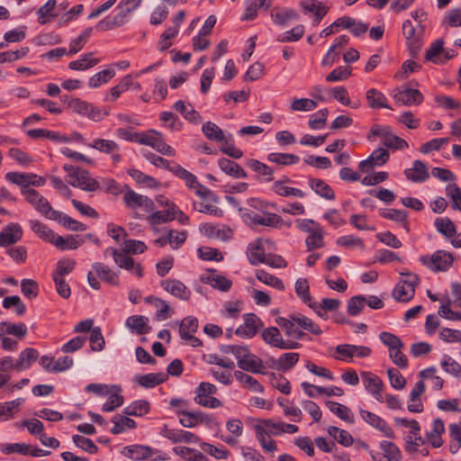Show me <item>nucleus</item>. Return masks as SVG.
I'll return each mask as SVG.
<instances>
[{
    "label": "nucleus",
    "mask_w": 461,
    "mask_h": 461,
    "mask_svg": "<svg viewBox=\"0 0 461 461\" xmlns=\"http://www.w3.org/2000/svg\"><path fill=\"white\" fill-rule=\"evenodd\" d=\"M393 98L397 103H401L405 105L420 104L423 101L422 94L413 88H405L398 90L394 95Z\"/></svg>",
    "instance_id": "24"
},
{
    "label": "nucleus",
    "mask_w": 461,
    "mask_h": 461,
    "mask_svg": "<svg viewBox=\"0 0 461 461\" xmlns=\"http://www.w3.org/2000/svg\"><path fill=\"white\" fill-rule=\"evenodd\" d=\"M77 238L78 236L75 237L72 235L64 238L62 236L56 234L54 240H52V244L62 250L76 249L84 243L83 239Z\"/></svg>",
    "instance_id": "36"
},
{
    "label": "nucleus",
    "mask_w": 461,
    "mask_h": 461,
    "mask_svg": "<svg viewBox=\"0 0 461 461\" xmlns=\"http://www.w3.org/2000/svg\"><path fill=\"white\" fill-rule=\"evenodd\" d=\"M425 384L423 381H418L410 393V402L407 409L411 412L420 413L423 411V404L420 400L421 394L425 391Z\"/></svg>",
    "instance_id": "25"
},
{
    "label": "nucleus",
    "mask_w": 461,
    "mask_h": 461,
    "mask_svg": "<svg viewBox=\"0 0 461 461\" xmlns=\"http://www.w3.org/2000/svg\"><path fill=\"white\" fill-rule=\"evenodd\" d=\"M121 388L117 385L112 386L107 401L103 404L102 411L110 412L123 404V396L120 393Z\"/></svg>",
    "instance_id": "40"
},
{
    "label": "nucleus",
    "mask_w": 461,
    "mask_h": 461,
    "mask_svg": "<svg viewBox=\"0 0 461 461\" xmlns=\"http://www.w3.org/2000/svg\"><path fill=\"white\" fill-rule=\"evenodd\" d=\"M23 237V230L18 223H9L0 232V247H8L19 241Z\"/></svg>",
    "instance_id": "22"
},
{
    "label": "nucleus",
    "mask_w": 461,
    "mask_h": 461,
    "mask_svg": "<svg viewBox=\"0 0 461 461\" xmlns=\"http://www.w3.org/2000/svg\"><path fill=\"white\" fill-rule=\"evenodd\" d=\"M53 221H58L59 224H61L63 227L69 230L83 231L86 230V224L77 220H74L73 218H71L70 216L62 212H58L56 213V216H54Z\"/></svg>",
    "instance_id": "38"
},
{
    "label": "nucleus",
    "mask_w": 461,
    "mask_h": 461,
    "mask_svg": "<svg viewBox=\"0 0 461 461\" xmlns=\"http://www.w3.org/2000/svg\"><path fill=\"white\" fill-rule=\"evenodd\" d=\"M254 430L256 436H264L272 438L280 436L284 433L281 421L276 422L272 420H261L255 426Z\"/></svg>",
    "instance_id": "20"
},
{
    "label": "nucleus",
    "mask_w": 461,
    "mask_h": 461,
    "mask_svg": "<svg viewBox=\"0 0 461 461\" xmlns=\"http://www.w3.org/2000/svg\"><path fill=\"white\" fill-rule=\"evenodd\" d=\"M271 5V0H246L245 1V14L242 20H254L258 15V10L261 7L267 9Z\"/></svg>",
    "instance_id": "41"
},
{
    "label": "nucleus",
    "mask_w": 461,
    "mask_h": 461,
    "mask_svg": "<svg viewBox=\"0 0 461 461\" xmlns=\"http://www.w3.org/2000/svg\"><path fill=\"white\" fill-rule=\"evenodd\" d=\"M299 354L294 352L282 354L275 362V369L283 372L288 371L298 362Z\"/></svg>",
    "instance_id": "47"
},
{
    "label": "nucleus",
    "mask_w": 461,
    "mask_h": 461,
    "mask_svg": "<svg viewBox=\"0 0 461 461\" xmlns=\"http://www.w3.org/2000/svg\"><path fill=\"white\" fill-rule=\"evenodd\" d=\"M294 289L297 296L300 297L304 303L312 309L317 308V303L312 300V297L310 294V286L307 279L299 278L295 282Z\"/></svg>",
    "instance_id": "34"
},
{
    "label": "nucleus",
    "mask_w": 461,
    "mask_h": 461,
    "mask_svg": "<svg viewBox=\"0 0 461 461\" xmlns=\"http://www.w3.org/2000/svg\"><path fill=\"white\" fill-rule=\"evenodd\" d=\"M402 276L393 291V296L397 301L408 302L414 296L419 277L413 273H402Z\"/></svg>",
    "instance_id": "2"
},
{
    "label": "nucleus",
    "mask_w": 461,
    "mask_h": 461,
    "mask_svg": "<svg viewBox=\"0 0 461 461\" xmlns=\"http://www.w3.org/2000/svg\"><path fill=\"white\" fill-rule=\"evenodd\" d=\"M158 451L152 449L149 447L142 446V445H133L123 447L122 454L131 458L134 461H141L144 459H152L156 460Z\"/></svg>",
    "instance_id": "16"
},
{
    "label": "nucleus",
    "mask_w": 461,
    "mask_h": 461,
    "mask_svg": "<svg viewBox=\"0 0 461 461\" xmlns=\"http://www.w3.org/2000/svg\"><path fill=\"white\" fill-rule=\"evenodd\" d=\"M218 166L225 174L235 178H246L248 176L245 170L238 163L228 158H220Z\"/></svg>",
    "instance_id": "30"
},
{
    "label": "nucleus",
    "mask_w": 461,
    "mask_h": 461,
    "mask_svg": "<svg viewBox=\"0 0 461 461\" xmlns=\"http://www.w3.org/2000/svg\"><path fill=\"white\" fill-rule=\"evenodd\" d=\"M440 366L446 373L455 377H461V366L450 356L443 355Z\"/></svg>",
    "instance_id": "60"
},
{
    "label": "nucleus",
    "mask_w": 461,
    "mask_h": 461,
    "mask_svg": "<svg viewBox=\"0 0 461 461\" xmlns=\"http://www.w3.org/2000/svg\"><path fill=\"white\" fill-rule=\"evenodd\" d=\"M267 160L280 166H290L297 164L300 158L291 153L272 152L268 154Z\"/></svg>",
    "instance_id": "46"
},
{
    "label": "nucleus",
    "mask_w": 461,
    "mask_h": 461,
    "mask_svg": "<svg viewBox=\"0 0 461 461\" xmlns=\"http://www.w3.org/2000/svg\"><path fill=\"white\" fill-rule=\"evenodd\" d=\"M359 414L364 421L382 432L384 437L390 438H394V432L393 429L380 416L362 409L359 411Z\"/></svg>",
    "instance_id": "12"
},
{
    "label": "nucleus",
    "mask_w": 461,
    "mask_h": 461,
    "mask_svg": "<svg viewBox=\"0 0 461 461\" xmlns=\"http://www.w3.org/2000/svg\"><path fill=\"white\" fill-rule=\"evenodd\" d=\"M328 433L334 439H336L340 445L344 447H349L353 444L354 440L351 434L345 430L341 429L338 427L331 426L328 429Z\"/></svg>",
    "instance_id": "56"
},
{
    "label": "nucleus",
    "mask_w": 461,
    "mask_h": 461,
    "mask_svg": "<svg viewBox=\"0 0 461 461\" xmlns=\"http://www.w3.org/2000/svg\"><path fill=\"white\" fill-rule=\"evenodd\" d=\"M380 449L383 451V456L389 458L391 461H400L402 457L399 447L391 441L383 440L380 442Z\"/></svg>",
    "instance_id": "61"
},
{
    "label": "nucleus",
    "mask_w": 461,
    "mask_h": 461,
    "mask_svg": "<svg viewBox=\"0 0 461 461\" xmlns=\"http://www.w3.org/2000/svg\"><path fill=\"white\" fill-rule=\"evenodd\" d=\"M256 277L258 278V280H259L260 282L264 283L267 285L272 286L279 291L285 290V285L280 278L267 273L263 269H258L256 271Z\"/></svg>",
    "instance_id": "52"
},
{
    "label": "nucleus",
    "mask_w": 461,
    "mask_h": 461,
    "mask_svg": "<svg viewBox=\"0 0 461 461\" xmlns=\"http://www.w3.org/2000/svg\"><path fill=\"white\" fill-rule=\"evenodd\" d=\"M234 376L239 382L246 385L250 390L257 393L264 392V386L251 375H249L242 371H235Z\"/></svg>",
    "instance_id": "53"
},
{
    "label": "nucleus",
    "mask_w": 461,
    "mask_h": 461,
    "mask_svg": "<svg viewBox=\"0 0 461 461\" xmlns=\"http://www.w3.org/2000/svg\"><path fill=\"white\" fill-rule=\"evenodd\" d=\"M422 32V28H420V32L419 29H416L410 20H406L402 23V34L407 40L410 51L412 56H415L420 48V32Z\"/></svg>",
    "instance_id": "17"
},
{
    "label": "nucleus",
    "mask_w": 461,
    "mask_h": 461,
    "mask_svg": "<svg viewBox=\"0 0 461 461\" xmlns=\"http://www.w3.org/2000/svg\"><path fill=\"white\" fill-rule=\"evenodd\" d=\"M242 353L237 356L238 366L240 369L254 374H267L266 366L261 358L252 354L247 346H243Z\"/></svg>",
    "instance_id": "5"
},
{
    "label": "nucleus",
    "mask_w": 461,
    "mask_h": 461,
    "mask_svg": "<svg viewBox=\"0 0 461 461\" xmlns=\"http://www.w3.org/2000/svg\"><path fill=\"white\" fill-rule=\"evenodd\" d=\"M129 175L140 185L149 188H157L158 182L152 176L145 175L138 169H130Z\"/></svg>",
    "instance_id": "59"
},
{
    "label": "nucleus",
    "mask_w": 461,
    "mask_h": 461,
    "mask_svg": "<svg viewBox=\"0 0 461 461\" xmlns=\"http://www.w3.org/2000/svg\"><path fill=\"white\" fill-rule=\"evenodd\" d=\"M406 178L413 183H423L429 177L428 167L421 160H414L412 167L404 170Z\"/></svg>",
    "instance_id": "21"
},
{
    "label": "nucleus",
    "mask_w": 461,
    "mask_h": 461,
    "mask_svg": "<svg viewBox=\"0 0 461 461\" xmlns=\"http://www.w3.org/2000/svg\"><path fill=\"white\" fill-rule=\"evenodd\" d=\"M178 212L177 206L170 207L162 211H156L147 217V221L150 225H159L167 223L176 219V213Z\"/></svg>",
    "instance_id": "28"
},
{
    "label": "nucleus",
    "mask_w": 461,
    "mask_h": 461,
    "mask_svg": "<svg viewBox=\"0 0 461 461\" xmlns=\"http://www.w3.org/2000/svg\"><path fill=\"white\" fill-rule=\"evenodd\" d=\"M92 267L96 276L102 280L114 285H118L117 274L113 272L107 266L103 263L96 262L92 265Z\"/></svg>",
    "instance_id": "45"
},
{
    "label": "nucleus",
    "mask_w": 461,
    "mask_h": 461,
    "mask_svg": "<svg viewBox=\"0 0 461 461\" xmlns=\"http://www.w3.org/2000/svg\"><path fill=\"white\" fill-rule=\"evenodd\" d=\"M204 136L221 144V151L233 158H240L243 155L240 149L234 146V140L230 133L224 132L216 123L206 122L202 126Z\"/></svg>",
    "instance_id": "1"
},
{
    "label": "nucleus",
    "mask_w": 461,
    "mask_h": 461,
    "mask_svg": "<svg viewBox=\"0 0 461 461\" xmlns=\"http://www.w3.org/2000/svg\"><path fill=\"white\" fill-rule=\"evenodd\" d=\"M173 107L176 112L180 113L185 120L193 123H198L201 121L199 113L196 112L191 104L187 106L182 100L176 102Z\"/></svg>",
    "instance_id": "42"
},
{
    "label": "nucleus",
    "mask_w": 461,
    "mask_h": 461,
    "mask_svg": "<svg viewBox=\"0 0 461 461\" xmlns=\"http://www.w3.org/2000/svg\"><path fill=\"white\" fill-rule=\"evenodd\" d=\"M167 379L165 373H149L134 377V381L144 388H153Z\"/></svg>",
    "instance_id": "29"
},
{
    "label": "nucleus",
    "mask_w": 461,
    "mask_h": 461,
    "mask_svg": "<svg viewBox=\"0 0 461 461\" xmlns=\"http://www.w3.org/2000/svg\"><path fill=\"white\" fill-rule=\"evenodd\" d=\"M434 225L436 230L447 238H452L456 234V226L448 218H437Z\"/></svg>",
    "instance_id": "57"
},
{
    "label": "nucleus",
    "mask_w": 461,
    "mask_h": 461,
    "mask_svg": "<svg viewBox=\"0 0 461 461\" xmlns=\"http://www.w3.org/2000/svg\"><path fill=\"white\" fill-rule=\"evenodd\" d=\"M262 339L268 345L282 349H294L300 347L298 342L284 340L279 330L276 327H269L265 329L262 332Z\"/></svg>",
    "instance_id": "7"
},
{
    "label": "nucleus",
    "mask_w": 461,
    "mask_h": 461,
    "mask_svg": "<svg viewBox=\"0 0 461 461\" xmlns=\"http://www.w3.org/2000/svg\"><path fill=\"white\" fill-rule=\"evenodd\" d=\"M39 357V352L35 348H27L23 350L16 360V370L23 371L31 367Z\"/></svg>",
    "instance_id": "33"
},
{
    "label": "nucleus",
    "mask_w": 461,
    "mask_h": 461,
    "mask_svg": "<svg viewBox=\"0 0 461 461\" xmlns=\"http://www.w3.org/2000/svg\"><path fill=\"white\" fill-rule=\"evenodd\" d=\"M125 204L131 209L143 208L146 212L155 209L154 202L148 196L140 194L131 189H128L123 195Z\"/></svg>",
    "instance_id": "11"
},
{
    "label": "nucleus",
    "mask_w": 461,
    "mask_h": 461,
    "mask_svg": "<svg viewBox=\"0 0 461 461\" xmlns=\"http://www.w3.org/2000/svg\"><path fill=\"white\" fill-rule=\"evenodd\" d=\"M149 411V404L147 401L138 400L131 402L122 411L124 415L128 416H142Z\"/></svg>",
    "instance_id": "54"
},
{
    "label": "nucleus",
    "mask_w": 461,
    "mask_h": 461,
    "mask_svg": "<svg viewBox=\"0 0 461 461\" xmlns=\"http://www.w3.org/2000/svg\"><path fill=\"white\" fill-rule=\"evenodd\" d=\"M201 281L221 292H228L232 286V282L216 270H208L201 276Z\"/></svg>",
    "instance_id": "19"
},
{
    "label": "nucleus",
    "mask_w": 461,
    "mask_h": 461,
    "mask_svg": "<svg viewBox=\"0 0 461 461\" xmlns=\"http://www.w3.org/2000/svg\"><path fill=\"white\" fill-rule=\"evenodd\" d=\"M56 8V0H49L44 5H42L38 11V22L41 24H45L51 18L58 16V14L53 13Z\"/></svg>",
    "instance_id": "55"
},
{
    "label": "nucleus",
    "mask_w": 461,
    "mask_h": 461,
    "mask_svg": "<svg viewBox=\"0 0 461 461\" xmlns=\"http://www.w3.org/2000/svg\"><path fill=\"white\" fill-rule=\"evenodd\" d=\"M365 389L378 402H384L383 390L384 384L381 378L370 372H361L360 374Z\"/></svg>",
    "instance_id": "9"
},
{
    "label": "nucleus",
    "mask_w": 461,
    "mask_h": 461,
    "mask_svg": "<svg viewBox=\"0 0 461 461\" xmlns=\"http://www.w3.org/2000/svg\"><path fill=\"white\" fill-rule=\"evenodd\" d=\"M24 402L23 398H17L13 401L0 402V422L6 421L14 417L19 411L20 406Z\"/></svg>",
    "instance_id": "31"
},
{
    "label": "nucleus",
    "mask_w": 461,
    "mask_h": 461,
    "mask_svg": "<svg viewBox=\"0 0 461 461\" xmlns=\"http://www.w3.org/2000/svg\"><path fill=\"white\" fill-rule=\"evenodd\" d=\"M161 286L167 293L171 294L173 296L177 297L181 300L186 301L190 298V295H191L190 290L179 280H176V279L163 280L161 282Z\"/></svg>",
    "instance_id": "23"
},
{
    "label": "nucleus",
    "mask_w": 461,
    "mask_h": 461,
    "mask_svg": "<svg viewBox=\"0 0 461 461\" xmlns=\"http://www.w3.org/2000/svg\"><path fill=\"white\" fill-rule=\"evenodd\" d=\"M160 435L167 438L173 443H198L200 440L199 437L193 432L183 429H169L167 426H164L160 431Z\"/></svg>",
    "instance_id": "14"
},
{
    "label": "nucleus",
    "mask_w": 461,
    "mask_h": 461,
    "mask_svg": "<svg viewBox=\"0 0 461 461\" xmlns=\"http://www.w3.org/2000/svg\"><path fill=\"white\" fill-rule=\"evenodd\" d=\"M27 333V327L24 323L0 322V336L10 334L19 338H23Z\"/></svg>",
    "instance_id": "49"
},
{
    "label": "nucleus",
    "mask_w": 461,
    "mask_h": 461,
    "mask_svg": "<svg viewBox=\"0 0 461 461\" xmlns=\"http://www.w3.org/2000/svg\"><path fill=\"white\" fill-rule=\"evenodd\" d=\"M420 261L433 271H447L451 267L454 257L446 250H437L430 256H422Z\"/></svg>",
    "instance_id": "4"
},
{
    "label": "nucleus",
    "mask_w": 461,
    "mask_h": 461,
    "mask_svg": "<svg viewBox=\"0 0 461 461\" xmlns=\"http://www.w3.org/2000/svg\"><path fill=\"white\" fill-rule=\"evenodd\" d=\"M336 351L339 355L338 358L347 362L352 361L354 357H367L372 352L368 347L351 344L338 345L336 347Z\"/></svg>",
    "instance_id": "10"
},
{
    "label": "nucleus",
    "mask_w": 461,
    "mask_h": 461,
    "mask_svg": "<svg viewBox=\"0 0 461 461\" xmlns=\"http://www.w3.org/2000/svg\"><path fill=\"white\" fill-rule=\"evenodd\" d=\"M139 142L143 145L150 146L165 156H175L176 154L175 149L165 142L162 135L155 131L141 137Z\"/></svg>",
    "instance_id": "8"
},
{
    "label": "nucleus",
    "mask_w": 461,
    "mask_h": 461,
    "mask_svg": "<svg viewBox=\"0 0 461 461\" xmlns=\"http://www.w3.org/2000/svg\"><path fill=\"white\" fill-rule=\"evenodd\" d=\"M32 230L41 239L52 243L56 233L50 230L47 225L37 220L29 221Z\"/></svg>",
    "instance_id": "43"
},
{
    "label": "nucleus",
    "mask_w": 461,
    "mask_h": 461,
    "mask_svg": "<svg viewBox=\"0 0 461 461\" xmlns=\"http://www.w3.org/2000/svg\"><path fill=\"white\" fill-rule=\"evenodd\" d=\"M89 147L106 154L119 150L118 144L115 141L104 139L95 140L91 144H89Z\"/></svg>",
    "instance_id": "63"
},
{
    "label": "nucleus",
    "mask_w": 461,
    "mask_h": 461,
    "mask_svg": "<svg viewBox=\"0 0 461 461\" xmlns=\"http://www.w3.org/2000/svg\"><path fill=\"white\" fill-rule=\"evenodd\" d=\"M27 135L32 139H49L55 142H68L69 138L60 135L57 131H49L46 129H33L27 131Z\"/></svg>",
    "instance_id": "35"
},
{
    "label": "nucleus",
    "mask_w": 461,
    "mask_h": 461,
    "mask_svg": "<svg viewBox=\"0 0 461 461\" xmlns=\"http://www.w3.org/2000/svg\"><path fill=\"white\" fill-rule=\"evenodd\" d=\"M93 52L86 53L80 59L73 60L68 64V68L73 70H86L95 66L98 62V59H95Z\"/></svg>",
    "instance_id": "51"
},
{
    "label": "nucleus",
    "mask_w": 461,
    "mask_h": 461,
    "mask_svg": "<svg viewBox=\"0 0 461 461\" xmlns=\"http://www.w3.org/2000/svg\"><path fill=\"white\" fill-rule=\"evenodd\" d=\"M69 184L72 186L78 187L86 192H94L99 190L101 187L100 183L96 179L93 178L88 171L83 168L80 171H77L76 176L72 180H69Z\"/></svg>",
    "instance_id": "18"
},
{
    "label": "nucleus",
    "mask_w": 461,
    "mask_h": 461,
    "mask_svg": "<svg viewBox=\"0 0 461 461\" xmlns=\"http://www.w3.org/2000/svg\"><path fill=\"white\" fill-rule=\"evenodd\" d=\"M292 182V179L284 176L282 179L273 183L271 190L280 196L303 198L306 195L305 192L299 188L289 186L288 185Z\"/></svg>",
    "instance_id": "15"
},
{
    "label": "nucleus",
    "mask_w": 461,
    "mask_h": 461,
    "mask_svg": "<svg viewBox=\"0 0 461 461\" xmlns=\"http://www.w3.org/2000/svg\"><path fill=\"white\" fill-rule=\"evenodd\" d=\"M242 217L249 224L262 225L267 227H276L283 221L281 216L276 213L264 212L258 213L252 210H245Z\"/></svg>",
    "instance_id": "6"
},
{
    "label": "nucleus",
    "mask_w": 461,
    "mask_h": 461,
    "mask_svg": "<svg viewBox=\"0 0 461 461\" xmlns=\"http://www.w3.org/2000/svg\"><path fill=\"white\" fill-rule=\"evenodd\" d=\"M293 316H294V322L296 323L297 328H301L305 330H308L314 335H319L321 333V328L308 317H305L301 314L293 315Z\"/></svg>",
    "instance_id": "62"
},
{
    "label": "nucleus",
    "mask_w": 461,
    "mask_h": 461,
    "mask_svg": "<svg viewBox=\"0 0 461 461\" xmlns=\"http://www.w3.org/2000/svg\"><path fill=\"white\" fill-rule=\"evenodd\" d=\"M444 423L440 419H436L432 423V429L427 433L428 441L434 447H439L443 441L441 439V434L444 432Z\"/></svg>",
    "instance_id": "44"
},
{
    "label": "nucleus",
    "mask_w": 461,
    "mask_h": 461,
    "mask_svg": "<svg viewBox=\"0 0 461 461\" xmlns=\"http://www.w3.org/2000/svg\"><path fill=\"white\" fill-rule=\"evenodd\" d=\"M271 18L279 26H285L289 22L299 20V14L292 8H274Z\"/></svg>",
    "instance_id": "26"
},
{
    "label": "nucleus",
    "mask_w": 461,
    "mask_h": 461,
    "mask_svg": "<svg viewBox=\"0 0 461 461\" xmlns=\"http://www.w3.org/2000/svg\"><path fill=\"white\" fill-rule=\"evenodd\" d=\"M366 98L368 105L373 109L390 108L387 104V98L385 95L375 88L368 89L366 94Z\"/></svg>",
    "instance_id": "39"
},
{
    "label": "nucleus",
    "mask_w": 461,
    "mask_h": 461,
    "mask_svg": "<svg viewBox=\"0 0 461 461\" xmlns=\"http://www.w3.org/2000/svg\"><path fill=\"white\" fill-rule=\"evenodd\" d=\"M308 184L311 189L321 197L325 198L327 200H333L335 198L334 191L323 180L310 177L308 180Z\"/></svg>",
    "instance_id": "32"
},
{
    "label": "nucleus",
    "mask_w": 461,
    "mask_h": 461,
    "mask_svg": "<svg viewBox=\"0 0 461 461\" xmlns=\"http://www.w3.org/2000/svg\"><path fill=\"white\" fill-rule=\"evenodd\" d=\"M125 326L139 335L149 333L151 328L149 326V319L143 315H132L127 318Z\"/></svg>",
    "instance_id": "27"
},
{
    "label": "nucleus",
    "mask_w": 461,
    "mask_h": 461,
    "mask_svg": "<svg viewBox=\"0 0 461 461\" xmlns=\"http://www.w3.org/2000/svg\"><path fill=\"white\" fill-rule=\"evenodd\" d=\"M247 256L249 263L253 266L263 263L266 256L265 249L262 247L260 240H257L249 244L247 249Z\"/></svg>",
    "instance_id": "37"
},
{
    "label": "nucleus",
    "mask_w": 461,
    "mask_h": 461,
    "mask_svg": "<svg viewBox=\"0 0 461 461\" xmlns=\"http://www.w3.org/2000/svg\"><path fill=\"white\" fill-rule=\"evenodd\" d=\"M243 320L244 323L236 329L235 334L243 339H251L257 334L259 326H261V321L254 313L244 314Z\"/></svg>",
    "instance_id": "13"
},
{
    "label": "nucleus",
    "mask_w": 461,
    "mask_h": 461,
    "mask_svg": "<svg viewBox=\"0 0 461 461\" xmlns=\"http://www.w3.org/2000/svg\"><path fill=\"white\" fill-rule=\"evenodd\" d=\"M114 75L115 71L113 69H104L92 76L89 79L88 85L92 88H96L102 84L107 83L114 77Z\"/></svg>",
    "instance_id": "64"
},
{
    "label": "nucleus",
    "mask_w": 461,
    "mask_h": 461,
    "mask_svg": "<svg viewBox=\"0 0 461 461\" xmlns=\"http://www.w3.org/2000/svg\"><path fill=\"white\" fill-rule=\"evenodd\" d=\"M112 422L114 424L111 432L114 435L122 433L126 429L136 428V422L128 417V415L120 416L114 415L112 419Z\"/></svg>",
    "instance_id": "48"
},
{
    "label": "nucleus",
    "mask_w": 461,
    "mask_h": 461,
    "mask_svg": "<svg viewBox=\"0 0 461 461\" xmlns=\"http://www.w3.org/2000/svg\"><path fill=\"white\" fill-rule=\"evenodd\" d=\"M323 233L324 231L322 227H318L313 232L310 233V235L305 240L307 250L312 251L315 249L323 247Z\"/></svg>",
    "instance_id": "58"
},
{
    "label": "nucleus",
    "mask_w": 461,
    "mask_h": 461,
    "mask_svg": "<svg viewBox=\"0 0 461 461\" xmlns=\"http://www.w3.org/2000/svg\"><path fill=\"white\" fill-rule=\"evenodd\" d=\"M326 405L329 408V410L332 413L337 415L339 419L349 423H354L353 414L350 409L348 408L347 406L331 401H328L326 402Z\"/></svg>",
    "instance_id": "50"
},
{
    "label": "nucleus",
    "mask_w": 461,
    "mask_h": 461,
    "mask_svg": "<svg viewBox=\"0 0 461 461\" xmlns=\"http://www.w3.org/2000/svg\"><path fill=\"white\" fill-rule=\"evenodd\" d=\"M194 393V402L203 407L215 409L222 405L221 402L213 396L217 393V387L211 383H200Z\"/></svg>",
    "instance_id": "3"
}]
</instances>
